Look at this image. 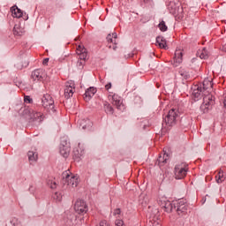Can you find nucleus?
<instances>
[{"label": "nucleus", "instance_id": "obj_31", "mask_svg": "<svg viewBox=\"0 0 226 226\" xmlns=\"http://www.w3.org/2000/svg\"><path fill=\"white\" fill-rule=\"evenodd\" d=\"M53 199L56 200V202H61L63 200V194L61 192H55L53 195Z\"/></svg>", "mask_w": 226, "mask_h": 226}, {"label": "nucleus", "instance_id": "obj_38", "mask_svg": "<svg viewBox=\"0 0 226 226\" xmlns=\"http://www.w3.org/2000/svg\"><path fill=\"white\" fill-rule=\"evenodd\" d=\"M106 40H107L108 43H114V39L112 37V34H110L107 35Z\"/></svg>", "mask_w": 226, "mask_h": 226}, {"label": "nucleus", "instance_id": "obj_14", "mask_svg": "<svg viewBox=\"0 0 226 226\" xmlns=\"http://www.w3.org/2000/svg\"><path fill=\"white\" fill-rule=\"evenodd\" d=\"M25 114H34V117L35 119H40V123H41V121H43V114L41 112H35L34 113V110H33L32 109H29V108H26L25 110H24Z\"/></svg>", "mask_w": 226, "mask_h": 226}, {"label": "nucleus", "instance_id": "obj_24", "mask_svg": "<svg viewBox=\"0 0 226 226\" xmlns=\"http://www.w3.org/2000/svg\"><path fill=\"white\" fill-rule=\"evenodd\" d=\"M180 124L185 128H188V126H190V118L186 117H182L180 119Z\"/></svg>", "mask_w": 226, "mask_h": 226}, {"label": "nucleus", "instance_id": "obj_53", "mask_svg": "<svg viewBox=\"0 0 226 226\" xmlns=\"http://www.w3.org/2000/svg\"><path fill=\"white\" fill-rule=\"evenodd\" d=\"M222 50H223L224 52H226V49H225V48H222Z\"/></svg>", "mask_w": 226, "mask_h": 226}, {"label": "nucleus", "instance_id": "obj_45", "mask_svg": "<svg viewBox=\"0 0 226 226\" xmlns=\"http://www.w3.org/2000/svg\"><path fill=\"white\" fill-rule=\"evenodd\" d=\"M49 58H44L43 61H42V64L44 66H47V64H49Z\"/></svg>", "mask_w": 226, "mask_h": 226}, {"label": "nucleus", "instance_id": "obj_7", "mask_svg": "<svg viewBox=\"0 0 226 226\" xmlns=\"http://www.w3.org/2000/svg\"><path fill=\"white\" fill-rule=\"evenodd\" d=\"M45 77H47V73L43 69H35L31 74V79L34 82H43Z\"/></svg>", "mask_w": 226, "mask_h": 226}, {"label": "nucleus", "instance_id": "obj_19", "mask_svg": "<svg viewBox=\"0 0 226 226\" xmlns=\"http://www.w3.org/2000/svg\"><path fill=\"white\" fill-rule=\"evenodd\" d=\"M192 96L196 102H199L202 98V87H197L192 91Z\"/></svg>", "mask_w": 226, "mask_h": 226}, {"label": "nucleus", "instance_id": "obj_25", "mask_svg": "<svg viewBox=\"0 0 226 226\" xmlns=\"http://www.w3.org/2000/svg\"><path fill=\"white\" fill-rule=\"evenodd\" d=\"M158 27L162 33H165L169 31V26H167V24H165V21L161 20L160 23L158 24Z\"/></svg>", "mask_w": 226, "mask_h": 226}, {"label": "nucleus", "instance_id": "obj_18", "mask_svg": "<svg viewBox=\"0 0 226 226\" xmlns=\"http://www.w3.org/2000/svg\"><path fill=\"white\" fill-rule=\"evenodd\" d=\"M183 63V52L177 50L174 56V66H177V64H181Z\"/></svg>", "mask_w": 226, "mask_h": 226}, {"label": "nucleus", "instance_id": "obj_23", "mask_svg": "<svg viewBox=\"0 0 226 226\" xmlns=\"http://www.w3.org/2000/svg\"><path fill=\"white\" fill-rule=\"evenodd\" d=\"M60 147L70 148V141H68L67 136H64L60 139Z\"/></svg>", "mask_w": 226, "mask_h": 226}, {"label": "nucleus", "instance_id": "obj_27", "mask_svg": "<svg viewBox=\"0 0 226 226\" xmlns=\"http://www.w3.org/2000/svg\"><path fill=\"white\" fill-rule=\"evenodd\" d=\"M200 109L201 112H203V114H207V112H209V102L201 104Z\"/></svg>", "mask_w": 226, "mask_h": 226}, {"label": "nucleus", "instance_id": "obj_39", "mask_svg": "<svg viewBox=\"0 0 226 226\" xmlns=\"http://www.w3.org/2000/svg\"><path fill=\"white\" fill-rule=\"evenodd\" d=\"M222 177H223V172H219V177L216 179V183H218V185H220V183H222Z\"/></svg>", "mask_w": 226, "mask_h": 226}, {"label": "nucleus", "instance_id": "obj_35", "mask_svg": "<svg viewBox=\"0 0 226 226\" xmlns=\"http://www.w3.org/2000/svg\"><path fill=\"white\" fill-rule=\"evenodd\" d=\"M10 223L12 225V226H21L20 225V222H19V219L17 218H12L10 222Z\"/></svg>", "mask_w": 226, "mask_h": 226}, {"label": "nucleus", "instance_id": "obj_16", "mask_svg": "<svg viewBox=\"0 0 226 226\" xmlns=\"http://www.w3.org/2000/svg\"><path fill=\"white\" fill-rule=\"evenodd\" d=\"M79 126L82 130H91L93 128V122H91L88 118H84L80 121Z\"/></svg>", "mask_w": 226, "mask_h": 226}, {"label": "nucleus", "instance_id": "obj_4", "mask_svg": "<svg viewBox=\"0 0 226 226\" xmlns=\"http://www.w3.org/2000/svg\"><path fill=\"white\" fill-rule=\"evenodd\" d=\"M176 179H184L186 177L188 170H186V162H180L175 166L174 169Z\"/></svg>", "mask_w": 226, "mask_h": 226}, {"label": "nucleus", "instance_id": "obj_30", "mask_svg": "<svg viewBox=\"0 0 226 226\" xmlns=\"http://www.w3.org/2000/svg\"><path fill=\"white\" fill-rule=\"evenodd\" d=\"M179 73H180L181 77H184V79L185 80H188V79H190V72H186L184 69H182V70L179 71Z\"/></svg>", "mask_w": 226, "mask_h": 226}, {"label": "nucleus", "instance_id": "obj_41", "mask_svg": "<svg viewBox=\"0 0 226 226\" xmlns=\"http://www.w3.org/2000/svg\"><path fill=\"white\" fill-rule=\"evenodd\" d=\"M114 216H117V215H121V208H116L113 212Z\"/></svg>", "mask_w": 226, "mask_h": 226}, {"label": "nucleus", "instance_id": "obj_22", "mask_svg": "<svg viewBox=\"0 0 226 226\" xmlns=\"http://www.w3.org/2000/svg\"><path fill=\"white\" fill-rule=\"evenodd\" d=\"M60 154L64 158H68V156L70 154V147H60Z\"/></svg>", "mask_w": 226, "mask_h": 226}, {"label": "nucleus", "instance_id": "obj_46", "mask_svg": "<svg viewBox=\"0 0 226 226\" xmlns=\"http://www.w3.org/2000/svg\"><path fill=\"white\" fill-rule=\"evenodd\" d=\"M56 186H57V184L56 182L51 183L50 189L51 190H56Z\"/></svg>", "mask_w": 226, "mask_h": 226}, {"label": "nucleus", "instance_id": "obj_56", "mask_svg": "<svg viewBox=\"0 0 226 226\" xmlns=\"http://www.w3.org/2000/svg\"><path fill=\"white\" fill-rule=\"evenodd\" d=\"M144 129H146V125H144V127H143Z\"/></svg>", "mask_w": 226, "mask_h": 226}, {"label": "nucleus", "instance_id": "obj_26", "mask_svg": "<svg viewBox=\"0 0 226 226\" xmlns=\"http://www.w3.org/2000/svg\"><path fill=\"white\" fill-rule=\"evenodd\" d=\"M134 105H137V107H141L142 105V98L139 95H135L133 99Z\"/></svg>", "mask_w": 226, "mask_h": 226}, {"label": "nucleus", "instance_id": "obj_47", "mask_svg": "<svg viewBox=\"0 0 226 226\" xmlns=\"http://www.w3.org/2000/svg\"><path fill=\"white\" fill-rule=\"evenodd\" d=\"M112 87V83H108L106 86H105V89L107 90V91H109V89H110Z\"/></svg>", "mask_w": 226, "mask_h": 226}, {"label": "nucleus", "instance_id": "obj_50", "mask_svg": "<svg viewBox=\"0 0 226 226\" xmlns=\"http://www.w3.org/2000/svg\"><path fill=\"white\" fill-rule=\"evenodd\" d=\"M195 61H197V58L193 57V58L191 60V63H195Z\"/></svg>", "mask_w": 226, "mask_h": 226}, {"label": "nucleus", "instance_id": "obj_1", "mask_svg": "<svg viewBox=\"0 0 226 226\" xmlns=\"http://www.w3.org/2000/svg\"><path fill=\"white\" fill-rule=\"evenodd\" d=\"M177 117H179V109L172 108L169 110L167 115L162 117V125L175 126L176 123H177Z\"/></svg>", "mask_w": 226, "mask_h": 226}, {"label": "nucleus", "instance_id": "obj_29", "mask_svg": "<svg viewBox=\"0 0 226 226\" xmlns=\"http://www.w3.org/2000/svg\"><path fill=\"white\" fill-rule=\"evenodd\" d=\"M200 59H207V57H209L207 49H206V48H203V49L201 50V52L200 54Z\"/></svg>", "mask_w": 226, "mask_h": 226}, {"label": "nucleus", "instance_id": "obj_8", "mask_svg": "<svg viewBox=\"0 0 226 226\" xmlns=\"http://www.w3.org/2000/svg\"><path fill=\"white\" fill-rule=\"evenodd\" d=\"M177 0H167L166 6L171 15H177L179 13V6Z\"/></svg>", "mask_w": 226, "mask_h": 226}, {"label": "nucleus", "instance_id": "obj_32", "mask_svg": "<svg viewBox=\"0 0 226 226\" xmlns=\"http://www.w3.org/2000/svg\"><path fill=\"white\" fill-rule=\"evenodd\" d=\"M78 56H79V60L81 61H86V59H87V51H83L81 53L78 52Z\"/></svg>", "mask_w": 226, "mask_h": 226}, {"label": "nucleus", "instance_id": "obj_2", "mask_svg": "<svg viewBox=\"0 0 226 226\" xmlns=\"http://www.w3.org/2000/svg\"><path fill=\"white\" fill-rule=\"evenodd\" d=\"M74 211L76 213V218H79V216H84V215L87 214L89 207H87V203L84 200H77L74 204Z\"/></svg>", "mask_w": 226, "mask_h": 226}, {"label": "nucleus", "instance_id": "obj_5", "mask_svg": "<svg viewBox=\"0 0 226 226\" xmlns=\"http://www.w3.org/2000/svg\"><path fill=\"white\" fill-rule=\"evenodd\" d=\"M158 205L166 212L172 213L175 211L174 208V201L170 202V200H167V197H162L158 200Z\"/></svg>", "mask_w": 226, "mask_h": 226}, {"label": "nucleus", "instance_id": "obj_15", "mask_svg": "<svg viewBox=\"0 0 226 226\" xmlns=\"http://www.w3.org/2000/svg\"><path fill=\"white\" fill-rule=\"evenodd\" d=\"M156 43L159 45L160 49H164V50L169 49V46H167V40L162 35L156 37Z\"/></svg>", "mask_w": 226, "mask_h": 226}, {"label": "nucleus", "instance_id": "obj_34", "mask_svg": "<svg viewBox=\"0 0 226 226\" xmlns=\"http://www.w3.org/2000/svg\"><path fill=\"white\" fill-rule=\"evenodd\" d=\"M86 64V61L79 59L77 62V67L79 70H82L84 68V64Z\"/></svg>", "mask_w": 226, "mask_h": 226}, {"label": "nucleus", "instance_id": "obj_44", "mask_svg": "<svg viewBox=\"0 0 226 226\" xmlns=\"http://www.w3.org/2000/svg\"><path fill=\"white\" fill-rule=\"evenodd\" d=\"M98 226H110L107 223V221H101Z\"/></svg>", "mask_w": 226, "mask_h": 226}, {"label": "nucleus", "instance_id": "obj_20", "mask_svg": "<svg viewBox=\"0 0 226 226\" xmlns=\"http://www.w3.org/2000/svg\"><path fill=\"white\" fill-rule=\"evenodd\" d=\"M104 111L106 114H108V116H112L114 114V108L112 105H110V103L106 102H104Z\"/></svg>", "mask_w": 226, "mask_h": 226}, {"label": "nucleus", "instance_id": "obj_55", "mask_svg": "<svg viewBox=\"0 0 226 226\" xmlns=\"http://www.w3.org/2000/svg\"><path fill=\"white\" fill-rule=\"evenodd\" d=\"M204 202H206V200H203V204H204Z\"/></svg>", "mask_w": 226, "mask_h": 226}, {"label": "nucleus", "instance_id": "obj_6", "mask_svg": "<svg viewBox=\"0 0 226 226\" xmlns=\"http://www.w3.org/2000/svg\"><path fill=\"white\" fill-rule=\"evenodd\" d=\"M62 177L68 186H72V188H75L77 186V177L73 175L71 176L70 170L64 171L62 174Z\"/></svg>", "mask_w": 226, "mask_h": 226}, {"label": "nucleus", "instance_id": "obj_49", "mask_svg": "<svg viewBox=\"0 0 226 226\" xmlns=\"http://www.w3.org/2000/svg\"><path fill=\"white\" fill-rule=\"evenodd\" d=\"M52 20H54V19H52V18L49 19V21L50 22V24H54V21H52Z\"/></svg>", "mask_w": 226, "mask_h": 226}, {"label": "nucleus", "instance_id": "obj_36", "mask_svg": "<svg viewBox=\"0 0 226 226\" xmlns=\"http://www.w3.org/2000/svg\"><path fill=\"white\" fill-rule=\"evenodd\" d=\"M87 49L82 45H79L77 48V54H80L82 52H86Z\"/></svg>", "mask_w": 226, "mask_h": 226}, {"label": "nucleus", "instance_id": "obj_9", "mask_svg": "<svg viewBox=\"0 0 226 226\" xmlns=\"http://www.w3.org/2000/svg\"><path fill=\"white\" fill-rule=\"evenodd\" d=\"M42 107L44 109H48V110H52V112H56L54 106V99L50 97V95H46L41 100Z\"/></svg>", "mask_w": 226, "mask_h": 226}, {"label": "nucleus", "instance_id": "obj_13", "mask_svg": "<svg viewBox=\"0 0 226 226\" xmlns=\"http://www.w3.org/2000/svg\"><path fill=\"white\" fill-rule=\"evenodd\" d=\"M11 12L14 19H22V15H24V11L17 5L11 7Z\"/></svg>", "mask_w": 226, "mask_h": 226}, {"label": "nucleus", "instance_id": "obj_42", "mask_svg": "<svg viewBox=\"0 0 226 226\" xmlns=\"http://www.w3.org/2000/svg\"><path fill=\"white\" fill-rule=\"evenodd\" d=\"M124 59H130V57H133V53H128L124 55Z\"/></svg>", "mask_w": 226, "mask_h": 226}, {"label": "nucleus", "instance_id": "obj_33", "mask_svg": "<svg viewBox=\"0 0 226 226\" xmlns=\"http://www.w3.org/2000/svg\"><path fill=\"white\" fill-rule=\"evenodd\" d=\"M18 70H22L23 68H27L29 66V61L25 62L22 65H19V64H15Z\"/></svg>", "mask_w": 226, "mask_h": 226}, {"label": "nucleus", "instance_id": "obj_52", "mask_svg": "<svg viewBox=\"0 0 226 226\" xmlns=\"http://www.w3.org/2000/svg\"><path fill=\"white\" fill-rule=\"evenodd\" d=\"M79 220H80V222H82V220H84V217H80V219H79Z\"/></svg>", "mask_w": 226, "mask_h": 226}, {"label": "nucleus", "instance_id": "obj_43", "mask_svg": "<svg viewBox=\"0 0 226 226\" xmlns=\"http://www.w3.org/2000/svg\"><path fill=\"white\" fill-rule=\"evenodd\" d=\"M21 18L25 20H28L29 19V15H27V13L23 12V15L21 16Z\"/></svg>", "mask_w": 226, "mask_h": 226}, {"label": "nucleus", "instance_id": "obj_28", "mask_svg": "<svg viewBox=\"0 0 226 226\" xmlns=\"http://www.w3.org/2000/svg\"><path fill=\"white\" fill-rule=\"evenodd\" d=\"M13 34L14 36H22V34H24V32H22V30H20V28H19L17 25H15L13 28Z\"/></svg>", "mask_w": 226, "mask_h": 226}, {"label": "nucleus", "instance_id": "obj_48", "mask_svg": "<svg viewBox=\"0 0 226 226\" xmlns=\"http://www.w3.org/2000/svg\"><path fill=\"white\" fill-rule=\"evenodd\" d=\"M112 38H114V40H116L117 38V33H113L111 34Z\"/></svg>", "mask_w": 226, "mask_h": 226}, {"label": "nucleus", "instance_id": "obj_11", "mask_svg": "<svg viewBox=\"0 0 226 226\" xmlns=\"http://www.w3.org/2000/svg\"><path fill=\"white\" fill-rule=\"evenodd\" d=\"M167 160H169V154H167V152H164L162 154H160L155 162V165H157L158 167H160V169H162V167H163V165H165V163H167Z\"/></svg>", "mask_w": 226, "mask_h": 226}, {"label": "nucleus", "instance_id": "obj_54", "mask_svg": "<svg viewBox=\"0 0 226 226\" xmlns=\"http://www.w3.org/2000/svg\"><path fill=\"white\" fill-rule=\"evenodd\" d=\"M113 49L116 50V46L113 47Z\"/></svg>", "mask_w": 226, "mask_h": 226}, {"label": "nucleus", "instance_id": "obj_40", "mask_svg": "<svg viewBox=\"0 0 226 226\" xmlns=\"http://www.w3.org/2000/svg\"><path fill=\"white\" fill-rule=\"evenodd\" d=\"M116 226H124V222L123 220H117L115 222Z\"/></svg>", "mask_w": 226, "mask_h": 226}, {"label": "nucleus", "instance_id": "obj_51", "mask_svg": "<svg viewBox=\"0 0 226 226\" xmlns=\"http://www.w3.org/2000/svg\"><path fill=\"white\" fill-rule=\"evenodd\" d=\"M203 89H204V91H206V89H207V88H206V84H204V83H203Z\"/></svg>", "mask_w": 226, "mask_h": 226}, {"label": "nucleus", "instance_id": "obj_3", "mask_svg": "<svg viewBox=\"0 0 226 226\" xmlns=\"http://www.w3.org/2000/svg\"><path fill=\"white\" fill-rule=\"evenodd\" d=\"M174 209L179 215H186V213H188V209H190V206L185 199H180L174 201Z\"/></svg>", "mask_w": 226, "mask_h": 226}, {"label": "nucleus", "instance_id": "obj_37", "mask_svg": "<svg viewBox=\"0 0 226 226\" xmlns=\"http://www.w3.org/2000/svg\"><path fill=\"white\" fill-rule=\"evenodd\" d=\"M24 102L25 103H33V98H31L29 95H26L24 97Z\"/></svg>", "mask_w": 226, "mask_h": 226}, {"label": "nucleus", "instance_id": "obj_21", "mask_svg": "<svg viewBox=\"0 0 226 226\" xmlns=\"http://www.w3.org/2000/svg\"><path fill=\"white\" fill-rule=\"evenodd\" d=\"M27 156H28V160L31 163H33V162H36V160H38V154H36V152L28 151Z\"/></svg>", "mask_w": 226, "mask_h": 226}, {"label": "nucleus", "instance_id": "obj_10", "mask_svg": "<svg viewBox=\"0 0 226 226\" xmlns=\"http://www.w3.org/2000/svg\"><path fill=\"white\" fill-rule=\"evenodd\" d=\"M113 105H116L118 110H124V104H123V101H121V97L119 95L114 94L112 95Z\"/></svg>", "mask_w": 226, "mask_h": 226}, {"label": "nucleus", "instance_id": "obj_12", "mask_svg": "<svg viewBox=\"0 0 226 226\" xmlns=\"http://www.w3.org/2000/svg\"><path fill=\"white\" fill-rule=\"evenodd\" d=\"M94 94H96V88L94 87H90L87 88L83 95V98L86 102H89Z\"/></svg>", "mask_w": 226, "mask_h": 226}, {"label": "nucleus", "instance_id": "obj_17", "mask_svg": "<svg viewBox=\"0 0 226 226\" xmlns=\"http://www.w3.org/2000/svg\"><path fill=\"white\" fill-rule=\"evenodd\" d=\"M73 89H75V87L73 85H67L64 88V98L66 100H70L72 96H73Z\"/></svg>", "mask_w": 226, "mask_h": 226}]
</instances>
